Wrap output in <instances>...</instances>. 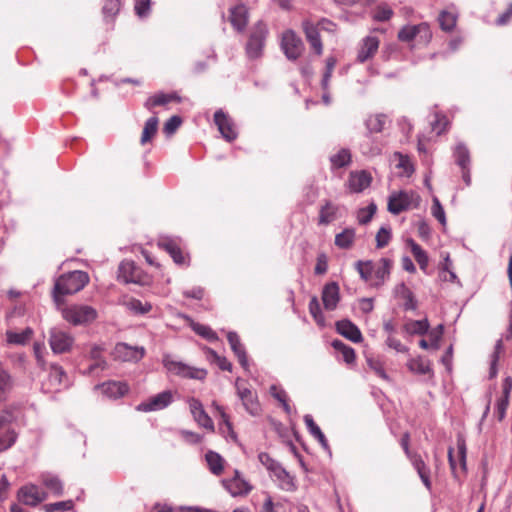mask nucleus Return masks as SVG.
<instances>
[{
  "label": "nucleus",
  "mask_w": 512,
  "mask_h": 512,
  "mask_svg": "<svg viewBox=\"0 0 512 512\" xmlns=\"http://www.w3.org/2000/svg\"><path fill=\"white\" fill-rule=\"evenodd\" d=\"M332 347L336 350L341 352L343 360L347 364H352L355 361L356 355L353 348L350 346H347L345 343H343L341 340H333L332 341Z\"/></svg>",
  "instance_id": "37998d69"
},
{
  "label": "nucleus",
  "mask_w": 512,
  "mask_h": 512,
  "mask_svg": "<svg viewBox=\"0 0 512 512\" xmlns=\"http://www.w3.org/2000/svg\"><path fill=\"white\" fill-rule=\"evenodd\" d=\"M214 122L223 138L227 141L231 142L237 138V131L233 121L221 109L215 112Z\"/></svg>",
  "instance_id": "f8f14e48"
},
{
  "label": "nucleus",
  "mask_w": 512,
  "mask_h": 512,
  "mask_svg": "<svg viewBox=\"0 0 512 512\" xmlns=\"http://www.w3.org/2000/svg\"><path fill=\"white\" fill-rule=\"evenodd\" d=\"M158 118L156 116H153L149 118L144 125L142 136H141V144L145 145L146 143L150 142L152 138L155 136L158 130Z\"/></svg>",
  "instance_id": "e433bc0d"
},
{
  "label": "nucleus",
  "mask_w": 512,
  "mask_h": 512,
  "mask_svg": "<svg viewBox=\"0 0 512 512\" xmlns=\"http://www.w3.org/2000/svg\"><path fill=\"white\" fill-rule=\"evenodd\" d=\"M379 47V40L374 36H367L358 51L357 60L360 63H364L368 59L372 58L377 52Z\"/></svg>",
  "instance_id": "5701e85b"
},
{
  "label": "nucleus",
  "mask_w": 512,
  "mask_h": 512,
  "mask_svg": "<svg viewBox=\"0 0 512 512\" xmlns=\"http://www.w3.org/2000/svg\"><path fill=\"white\" fill-rule=\"evenodd\" d=\"M173 402V393L170 390L158 393L137 406L138 411L151 412L168 407Z\"/></svg>",
  "instance_id": "9d476101"
},
{
  "label": "nucleus",
  "mask_w": 512,
  "mask_h": 512,
  "mask_svg": "<svg viewBox=\"0 0 512 512\" xmlns=\"http://www.w3.org/2000/svg\"><path fill=\"white\" fill-rule=\"evenodd\" d=\"M18 498L25 505L36 506L45 499V494L37 486L30 485L19 490Z\"/></svg>",
  "instance_id": "4468645a"
},
{
  "label": "nucleus",
  "mask_w": 512,
  "mask_h": 512,
  "mask_svg": "<svg viewBox=\"0 0 512 512\" xmlns=\"http://www.w3.org/2000/svg\"><path fill=\"white\" fill-rule=\"evenodd\" d=\"M16 433L12 429L0 432V452L10 448L16 441Z\"/></svg>",
  "instance_id": "8fccbe9b"
},
{
  "label": "nucleus",
  "mask_w": 512,
  "mask_h": 512,
  "mask_svg": "<svg viewBox=\"0 0 512 512\" xmlns=\"http://www.w3.org/2000/svg\"><path fill=\"white\" fill-rule=\"evenodd\" d=\"M68 377L64 369L58 364H51L47 380L43 383V389L48 392H56L67 386Z\"/></svg>",
  "instance_id": "6e6552de"
},
{
  "label": "nucleus",
  "mask_w": 512,
  "mask_h": 512,
  "mask_svg": "<svg viewBox=\"0 0 512 512\" xmlns=\"http://www.w3.org/2000/svg\"><path fill=\"white\" fill-rule=\"evenodd\" d=\"M162 362L164 367L170 373L183 378L204 380L207 376V371L205 369L195 368L181 361H176L169 354L163 356Z\"/></svg>",
  "instance_id": "20e7f679"
},
{
  "label": "nucleus",
  "mask_w": 512,
  "mask_h": 512,
  "mask_svg": "<svg viewBox=\"0 0 512 512\" xmlns=\"http://www.w3.org/2000/svg\"><path fill=\"white\" fill-rule=\"evenodd\" d=\"M508 405H509V400L507 399V396H500L497 399V402L495 405V415H496L498 421H502L505 418Z\"/></svg>",
  "instance_id": "13d9d810"
},
{
  "label": "nucleus",
  "mask_w": 512,
  "mask_h": 512,
  "mask_svg": "<svg viewBox=\"0 0 512 512\" xmlns=\"http://www.w3.org/2000/svg\"><path fill=\"white\" fill-rule=\"evenodd\" d=\"M336 330L343 337L354 343H359L362 341L361 331L353 322L348 319L337 321Z\"/></svg>",
  "instance_id": "dca6fc26"
},
{
  "label": "nucleus",
  "mask_w": 512,
  "mask_h": 512,
  "mask_svg": "<svg viewBox=\"0 0 512 512\" xmlns=\"http://www.w3.org/2000/svg\"><path fill=\"white\" fill-rule=\"evenodd\" d=\"M62 317L73 325H84L97 318V311L88 305H71L62 309Z\"/></svg>",
  "instance_id": "39448f33"
},
{
  "label": "nucleus",
  "mask_w": 512,
  "mask_h": 512,
  "mask_svg": "<svg viewBox=\"0 0 512 512\" xmlns=\"http://www.w3.org/2000/svg\"><path fill=\"white\" fill-rule=\"evenodd\" d=\"M407 367L411 372L419 375H426L431 372L430 362L423 357L410 359L407 363Z\"/></svg>",
  "instance_id": "f704fd0d"
},
{
  "label": "nucleus",
  "mask_w": 512,
  "mask_h": 512,
  "mask_svg": "<svg viewBox=\"0 0 512 512\" xmlns=\"http://www.w3.org/2000/svg\"><path fill=\"white\" fill-rule=\"evenodd\" d=\"M231 25L239 32H242L248 23V9L245 5L239 4L230 9L229 17Z\"/></svg>",
  "instance_id": "a211bd4d"
},
{
  "label": "nucleus",
  "mask_w": 512,
  "mask_h": 512,
  "mask_svg": "<svg viewBox=\"0 0 512 512\" xmlns=\"http://www.w3.org/2000/svg\"><path fill=\"white\" fill-rule=\"evenodd\" d=\"M409 244L411 246V252L420 266V269L426 271L428 267L429 258L427 253L421 248L419 244H417L414 240H409Z\"/></svg>",
  "instance_id": "ea45409f"
},
{
  "label": "nucleus",
  "mask_w": 512,
  "mask_h": 512,
  "mask_svg": "<svg viewBox=\"0 0 512 512\" xmlns=\"http://www.w3.org/2000/svg\"><path fill=\"white\" fill-rule=\"evenodd\" d=\"M182 123V119L180 116L174 115L168 119V121L164 125V132L167 135H171L176 132V130L180 127Z\"/></svg>",
  "instance_id": "69168bd1"
},
{
  "label": "nucleus",
  "mask_w": 512,
  "mask_h": 512,
  "mask_svg": "<svg viewBox=\"0 0 512 512\" xmlns=\"http://www.w3.org/2000/svg\"><path fill=\"white\" fill-rule=\"evenodd\" d=\"M367 364L372 369L377 376L382 378L383 380H389V376L385 372V369L383 367V364L380 360L374 359V358H368Z\"/></svg>",
  "instance_id": "4d7b16f0"
},
{
  "label": "nucleus",
  "mask_w": 512,
  "mask_h": 512,
  "mask_svg": "<svg viewBox=\"0 0 512 512\" xmlns=\"http://www.w3.org/2000/svg\"><path fill=\"white\" fill-rule=\"evenodd\" d=\"M281 47L285 56L291 60H297L303 51L302 40L291 30L283 33Z\"/></svg>",
  "instance_id": "1a4fd4ad"
},
{
  "label": "nucleus",
  "mask_w": 512,
  "mask_h": 512,
  "mask_svg": "<svg viewBox=\"0 0 512 512\" xmlns=\"http://www.w3.org/2000/svg\"><path fill=\"white\" fill-rule=\"evenodd\" d=\"M421 32L424 33L425 37H430L429 26L426 23L419 25H408L404 26L398 33L399 40L403 42H409L416 38Z\"/></svg>",
  "instance_id": "393cba45"
},
{
  "label": "nucleus",
  "mask_w": 512,
  "mask_h": 512,
  "mask_svg": "<svg viewBox=\"0 0 512 512\" xmlns=\"http://www.w3.org/2000/svg\"><path fill=\"white\" fill-rule=\"evenodd\" d=\"M421 198L414 191H400L393 193L388 199V211L394 215H398L403 211L418 208Z\"/></svg>",
  "instance_id": "f03ea898"
},
{
  "label": "nucleus",
  "mask_w": 512,
  "mask_h": 512,
  "mask_svg": "<svg viewBox=\"0 0 512 512\" xmlns=\"http://www.w3.org/2000/svg\"><path fill=\"white\" fill-rule=\"evenodd\" d=\"M190 411L193 415L194 420L202 427L214 430V424L210 416L205 412L202 403L196 398L189 400Z\"/></svg>",
  "instance_id": "ddd939ff"
},
{
  "label": "nucleus",
  "mask_w": 512,
  "mask_h": 512,
  "mask_svg": "<svg viewBox=\"0 0 512 512\" xmlns=\"http://www.w3.org/2000/svg\"><path fill=\"white\" fill-rule=\"evenodd\" d=\"M309 312H310L311 316L313 317V319L315 320V322L319 326H324L325 325V317H324V315L322 313L319 300H318V298L316 296H313L310 299V302H309Z\"/></svg>",
  "instance_id": "de8ad7c7"
},
{
  "label": "nucleus",
  "mask_w": 512,
  "mask_h": 512,
  "mask_svg": "<svg viewBox=\"0 0 512 512\" xmlns=\"http://www.w3.org/2000/svg\"><path fill=\"white\" fill-rule=\"evenodd\" d=\"M354 241L355 230L353 228H346L335 236V245L341 249L351 248Z\"/></svg>",
  "instance_id": "72a5a7b5"
},
{
  "label": "nucleus",
  "mask_w": 512,
  "mask_h": 512,
  "mask_svg": "<svg viewBox=\"0 0 512 512\" xmlns=\"http://www.w3.org/2000/svg\"><path fill=\"white\" fill-rule=\"evenodd\" d=\"M356 270L360 274V277L365 282L372 280L375 272V263L371 260L362 261L359 260L355 263Z\"/></svg>",
  "instance_id": "4c0bfd02"
},
{
  "label": "nucleus",
  "mask_w": 512,
  "mask_h": 512,
  "mask_svg": "<svg viewBox=\"0 0 512 512\" xmlns=\"http://www.w3.org/2000/svg\"><path fill=\"white\" fill-rule=\"evenodd\" d=\"M12 388L13 379L11 375L6 370L0 369V402L7 399Z\"/></svg>",
  "instance_id": "79ce46f5"
},
{
  "label": "nucleus",
  "mask_w": 512,
  "mask_h": 512,
  "mask_svg": "<svg viewBox=\"0 0 512 512\" xmlns=\"http://www.w3.org/2000/svg\"><path fill=\"white\" fill-rule=\"evenodd\" d=\"M444 327L442 324L438 325L435 329L429 332L431 341V348L437 350L439 348V341L443 335Z\"/></svg>",
  "instance_id": "774afa93"
},
{
  "label": "nucleus",
  "mask_w": 512,
  "mask_h": 512,
  "mask_svg": "<svg viewBox=\"0 0 512 512\" xmlns=\"http://www.w3.org/2000/svg\"><path fill=\"white\" fill-rule=\"evenodd\" d=\"M128 307L130 310L134 311L138 314H146L151 311L152 305L148 302L143 303L142 301L138 299H131L128 302Z\"/></svg>",
  "instance_id": "6e6d98bb"
},
{
  "label": "nucleus",
  "mask_w": 512,
  "mask_h": 512,
  "mask_svg": "<svg viewBox=\"0 0 512 512\" xmlns=\"http://www.w3.org/2000/svg\"><path fill=\"white\" fill-rule=\"evenodd\" d=\"M118 279L124 283L145 285L147 276L133 261L124 260L118 267Z\"/></svg>",
  "instance_id": "423d86ee"
},
{
  "label": "nucleus",
  "mask_w": 512,
  "mask_h": 512,
  "mask_svg": "<svg viewBox=\"0 0 512 512\" xmlns=\"http://www.w3.org/2000/svg\"><path fill=\"white\" fill-rule=\"evenodd\" d=\"M339 206L327 200L319 210V225H328L338 218Z\"/></svg>",
  "instance_id": "bb28decb"
},
{
  "label": "nucleus",
  "mask_w": 512,
  "mask_h": 512,
  "mask_svg": "<svg viewBox=\"0 0 512 512\" xmlns=\"http://www.w3.org/2000/svg\"><path fill=\"white\" fill-rule=\"evenodd\" d=\"M267 34V26L261 21L252 27L245 48L249 59H257L262 56Z\"/></svg>",
  "instance_id": "7ed1b4c3"
},
{
  "label": "nucleus",
  "mask_w": 512,
  "mask_h": 512,
  "mask_svg": "<svg viewBox=\"0 0 512 512\" xmlns=\"http://www.w3.org/2000/svg\"><path fill=\"white\" fill-rule=\"evenodd\" d=\"M409 459L414 469L417 471V474L420 477L422 483L427 488V490L430 491L432 489V482L430 479V468L426 465V463L419 454H413V456Z\"/></svg>",
  "instance_id": "b1692460"
},
{
  "label": "nucleus",
  "mask_w": 512,
  "mask_h": 512,
  "mask_svg": "<svg viewBox=\"0 0 512 512\" xmlns=\"http://www.w3.org/2000/svg\"><path fill=\"white\" fill-rule=\"evenodd\" d=\"M42 482L54 495L61 496L63 494V484L57 476L52 474H43Z\"/></svg>",
  "instance_id": "58836bf2"
},
{
  "label": "nucleus",
  "mask_w": 512,
  "mask_h": 512,
  "mask_svg": "<svg viewBox=\"0 0 512 512\" xmlns=\"http://www.w3.org/2000/svg\"><path fill=\"white\" fill-rule=\"evenodd\" d=\"M88 280L89 278L87 273L79 270L61 275L56 280L53 289V298L57 307H60V305L63 304V297L65 295L74 294L80 291L88 283Z\"/></svg>",
  "instance_id": "f257e3e1"
},
{
  "label": "nucleus",
  "mask_w": 512,
  "mask_h": 512,
  "mask_svg": "<svg viewBox=\"0 0 512 512\" xmlns=\"http://www.w3.org/2000/svg\"><path fill=\"white\" fill-rule=\"evenodd\" d=\"M351 161V153L348 149H341L330 157V162L334 168H342L347 166Z\"/></svg>",
  "instance_id": "49530a36"
},
{
  "label": "nucleus",
  "mask_w": 512,
  "mask_h": 512,
  "mask_svg": "<svg viewBox=\"0 0 512 512\" xmlns=\"http://www.w3.org/2000/svg\"><path fill=\"white\" fill-rule=\"evenodd\" d=\"M392 268V261L388 258H381L375 263L374 286H380L389 278Z\"/></svg>",
  "instance_id": "a878e982"
},
{
  "label": "nucleus",
  "mask_w": 512,
  "mask_h": 512,
  "mask_svg": "<svg viewBox=\"0 0 512 512\" xmlns=\"http://www.w3.org/2000/svg\"><path fill=\"white\" fill-rule=\"evenodd\" d=\"M395 291L404 300L403 307L405 310H415L417 308L414 294L404 283L399 284Z\"/></svg>",
  "instance_id": "7c9ffc66"
},
{
  "label": "nucleus",
  "mask_w": 512,
  "mask_h": 512,
  "mask_svg": "<svg viewBox=\"0 0 512 512\" xmlns=\"http://www.w3.org/2000/svg\"><path fill=\"white\" fill-rule=\"evenodd\" d=\"M205 459L212 474L219 476L223 472L224 459L220 454L214 451H208L205 455Z\"/></svg>",
  "instance_id": "2f4dec72"
},
{
  "label": "nucleus",
  "mask_w": 512,
  "mask_h": 512,
  "mask_svg": "<svg viewBox=\"0 0 512 512\" xmlns=\"http://www.w3.org/2000/svg\"><path fill=\"white\" fill-rule=\"evenodd\" d=\"M223 484L232 496L245 495L251 490V486L240 477L238 470H235V475L231 480H226Z\"/></svg>",
  "instance_id": "f3484780"
},
{
  "label": "nucleus",
  "mask_w": 512,
  "mask_h": 512,
  "mask_svg": "<svg viewBox=\"0 0 512 512\" xmlns=\"http://www.w3.org/2000/svg\"><path fill=\"white\" fill-rule=\"evenodd\" d=\"M432 215L442 224H446V216L445 211L437 197L433 198V204H432Z\"/></svg>",
  "instance_id": "bf43d9fd"
},
{
  "label": "nucleus",
  "mask_w": 512,
  "mask_h": 512,
  "mask_svg": "<svg viewBox=\"0 0 512 512\" xmlns=\"http://www.w3.org/2000/svg\"><path fill=\"white\" fill-rule=\"evenodd\" d=\"M120 10V0H105L102 12L105 18L113 19Z\"/></svg>",
  "instance_id": "603ef678"
},
{
  "label": "nucleus",
  "mask_w": 512,
  "mask_h": 512,
  "mask_svg": "<svg viewBox=\"0 0 512 512\" xmlns=\"http://www.w3.org/2000/svg\"><path fill=\"white\" fill-rule=\"evenodd\" d=\"M438 20L440 27L444 31H451L456 25V16L453 13L447 11H442Z\"/></svg>",
  "instance_id": "09e8293b"
},
{
  "label": "nucleus",
  "mask_w": 512,
  "mask_h": 512,
  "mask_svg": "<svg viewBox=\"0 0 512 512\" xmlns=\"http://www.w3.org/2000/svg\"><path fill=\"white\" fill-rule=\"evenodd\" d=\"M390 239H391L390 230L385 227H381L376 234L377 248H384L385 246H387Z\"/></svg>",
  "instance_id": "e2e57ef3"
},
{
  "label": "nucleus",
  "mask_w": 512,
  "mask_h": 512,
  "mask_svg": "<svg viewBox=\"0 0 512 512\" xmlns=\"http://www.w3.org/2000/svg\"><path fill=\"white\" fill-rule=\"evenodd\" d=\"M371 176L366 171L351 172L348 180L350 191L359 193L370 186Z\"/></svg>",
  "instance_id": "aec40b11"
},
{
  "label": "nucleus",
  "mask_w": 512,
  "mask_h": 512,
  "mask_svg": "<svg viewBox=\"0 0 512 512\" xmlns=\"http://www.w3.org/2000/svg\"><path fill=\"white\" fill-rule=\"evenodd\" d=\"M227 340L229 345L238 358L240 365L247 370L248 369V358L244 346L242 345L240 338L236 332H229L227 334Z\"/></svg>",
  "instance_id": "412c9836"
},
{
  "label": "nucleus",
  "mask_w": 512,
  "mask_h": 512,
  "mask_svg": "<svg viewBox=\"0 0 512 512\" xmlns=\"http://www.w3.org/2000/svg\"><path fill=\"white\" fill-rule=\"evenodd\" d=\"M116 359L121 361L138 362L145 355V349L141 346H131L127 343H117L113 352Z\"/></svg>",
  "instance_id": "9b49d317"
},
{
  "label": "nucleus",
  "mask_w": 512,
  "mask_h": 512,
  "mask_svg": "<svg viewBox=\"0 0 512 512\" xmlns=\"http://www.w3.org/2000/svg\"><path fill=\"white\" fill-rule=\"evenodd\" d=\"M376 210L377 206L374 203H371L367 207L360 209L357 215L358 222L362 225L369 223Z\"/></svg>",
  "instance_id": "864d4df0"
},
{
  "label": "nucleus",
  "mask_w": 512,
  "mask_h": 512,
  "mask_svg": "<svg viewBox=\"0 0 512 512\" xmlns=\"http://www.w3.org/2000/svg\"><path fill=\"white\" fill-rule=\"evenodd\" d=\"M403 328L410 335H425L429 331L430 324L427 319L408 320Z\"/></svg>",
  "instance_id": "c756f323"
},
{
  "label": "nucleus",
  "mask_w": 512,
  "mask_h": 512,
  "mask_svg": "<svg viewBox=\"0 0 512 512\" xmlns=\"http://www.w3.org/2000/svg\"><path fill=\"white\" fill-rule=\"evenodd\" d=\"M340 300L339 285L336 282L327 283L322 290V302L326 310L336 309Z\"/></svg>",
  "instance_id": "2eb2a0df"
},
{
  "label": "nucleus",
  "mask_w": 512,
  "mask_h": 512,
  "mask_svg": "<svg viewBox=\"0 0 512 512\" xmlns=\"http://www.w3.org/2000/svg\"><path fill=\"white\" fill-rule=\"evenodd\" d=\"M48 341L54 354L70 352L74 344V338L71 334L55 327L50 329Z\"/></svg>",
  "instance_id": "0eeeda50"
},
{
  "label": "nucleus",
  "mask_w": 512,
  "mask_h": 512,
  "mask_svg": "<svg viewBox=\"0 0 512 512\" xmlns=\"http://www.w3.org/2000/svg\"><path fill=\"white\" fill-rule=\"evenodd\" d=\"M242 405L244 406L245 410L255 416L258 415L261 411V407L258 401L257 394L255 392H252L251 394L243 397L241 399Z\"/></svg>",
  "instance_id": "c03bdc74"
},
{
  "label": "nucleus",
  "mask_w": 512,
  "mask_h": 512,
  "mask_svg": "<svg viewBox=\"0 0 512 512\" xmlns=\"http://www.w3.org/2000/svg\"><path fill=\"white\" fill-rule=\"evenodd\" d=\"M304 32L307 38V41L310 43L311 47L314 49L317 55H321L323 51L322 42L320 39L319 31L317 27H315L310 22L303 23Z\"/></svg>",
  "instance_id": "cd10ccee"
},
{
  "label": "nucleus",
  "mask_w": 512,
  "mask_h": 512,
  "mask_svg": "<svg viewBox=\"0 0 512 512\" xmlns=\"http://www.w3.org/2000/svg\"><path fill=\"white\" fill-rule=\"evenodd\" d=\"M277 480L279 481V487L282 490H285V491L296 490V485H295L294 479L287 471L281 476V478H277Z\"/></svg>",
  "instance_id": "0e129e2a"
},
{
  "label": "nucleus",
  "mask_w": 512,
  "mask_h": 512,
  "mask_svg": "<svg viewBox=\"0 0 512 512\" xmlns=\"http://www.w3.org/2000/svg\"><path fill=\"white\" fill-rule=\"evenodd\" d=\"M336 65V59L334 57H328L326 59V70L323 74L322 78V87L324 89H327L329 85L330 78L332 76V72L334 70V67Z\"/></svg>",
  "instance_id": "052dcab7"
},
{
  "label": "nucleus",
  "mask_w": 512,
  "mask_h": 512,
  "mask_svg": "<svg viewBox=\"0 0 512 512\" xmlns=\"http://www.w3.org/2000/svg\"><path fill=\"white\" fill-rule=\"evenodd\" d=\"M7 341L11 344L24 345L26 344L33 335V330L29 327L24 329L22 332H7Z\"/></svg>",
  "instance_id": "a19ab883"
},
{
  "label": "nucleus",
  "mask_w": 512,
  "mask_h": 512,
  "mask_svg": "<svg viewBox=\"0 0 512 512\" xmlns=\"http://www.w3.org/2000/svg\"><path fill=\"white\" fill-rule=\"evenodd\" d=\"M387 117L385 114H373L368 116L365 121L367 131L371 133H380L383 131Z\"/></svg>",
  "instance_id": "473e14b6"
},
{
  "label": "nucleus",
  "mask_w": 512,
  "mask_h": 512,
  "mask_svg": "<svg viewBox=\"0 0 512 512\" xmlns=\"http://www.w3.org/2000/svg\"><path fill=\"white\" fill-rule=\"evenodd\" d=\"M91 357L95 360V362L83 371L85 375H93L96 369L104 370L106 368V361L100 357V349L98 347H94L91 350Z\"/></svg>",
  "instance_id": "a18cd8bd"
},
{
  "label": "nucleus",
  "mask_w": 512,
  "mask_h": 512,
  "mask_svg": "<svg viewBox=\"0 0 512 512\" xmlns=\"http://www.w3.org/2000/svg\"><path fill=\"white\" fill-rule=\"evenodd\" d=\"M453 154L456 164L461 169L470 167V153L468 148L463 143L457 144Z\"/></svg>",
  "instance_id": "c9c22d12"
},
{
  "label": "nucleus",
  "mask_w": 512,
  "mask_h": 512,
  "mask_svg": "<svg viewBox=\"0 0 512 512\" xmlns=\"http://www.w3.org/2000/svg\"><path fill=\"white\" fill-rule=\"evenodd\" d=\"M181 98L176 92L172 93H156L150 96L144 103V107L150 111L156 106H165L170 102H180Z\"/></svg>",
  "instance_id": "6ab92c4d"
},
{
  "label": "nucleus",
  "mask_w": 512,
  "mask_h": 512,
  "mask_svg": "<svg viewBox=\"0 0 512 512\" xmlns=\"http://www.w3.org/2000/svg\"><path fill=\"white\" fill-rule=\"evenodd\" d=\"M193 330L208 341L217 340V334L207 325L195 323L192 326Z\"/></svg>",
  "instance_id": "5fc2aeb1"
},
{
  "label": "nucleus",
  "mask_w": 512,
  "mask_h": 512,
  "mask_svg": "<svg viewBox=\"0 0 512 512\" xmlns=\"http://www.w3.org/2000/svg\"><path fill=\"white\" fill-rule=\"evenodd\" d=\"M74 503L72 500L60 501L55 503H48L44 505L46 512H65L73 508Z\"/></svg>",
  "instance_id": "3c124183"
},
{
  "label": "nucleus",
  "mask_w": 512,
  "mask_h": 512,
  "mask_svg": "<svg viewBox=\"0 0 512 512\" xmlns=\"http://www.w3.org/2000/svg\"><path fill=\"white\" fill-rule=\"evenodd\" d=\"M159 246L164 249L176 264H184L185 256L183 255L179 245L170 238H165L159 242Z\"/></svg>",
  "instance_id": "c85d7f7f"
},
{
  "label": "nucleus",
  "mask_w": 512,
  "mask_h": 512,
  "mask_svg": "<svg viewBox=\"0 0 512 512\" xmlns=\"http://www.w3.org/2000/svg\"><path fill=\"white\" fill-rule=\"evenodd\" d=\"M15 420L10 410H4L0 414V432L10 429V424Z\"/></svg>",
  "instance_id": "338daca9"
},
{
  "label": "nucleus",
  "mask_w": 512,
  "mask_h": 512,
  "mask_svg": "<svg viewBox=\"0 0 512 512\" xmlns=\"http://www.w3.org/2000/svg\"><path fill=\"white\" fill-rule=\"evenodd\" d=\"M393 15L392 9L387 5H380L377 7L374 13V19L376 21L384 22L391 18Z\"/></svg>",
  "instance_id": "680f3d73"
},
{
  "label": "nucleus",
  "mask_w": 512,
  "mask_h": 512,
  "mask_svg": "<svg viewBox=\"0 0 512 512\" xmlns=\"http://www.w3.org/2000/svg\"><path fill=\"white\" fill-rule=\"evenodd\" d=\"M102 393L111 399H118L123 397L129 390V387L124 382L108 381L99 386Z\"/></svg>",
  "instance_id": "4be33fe9"
}]
</instances>
